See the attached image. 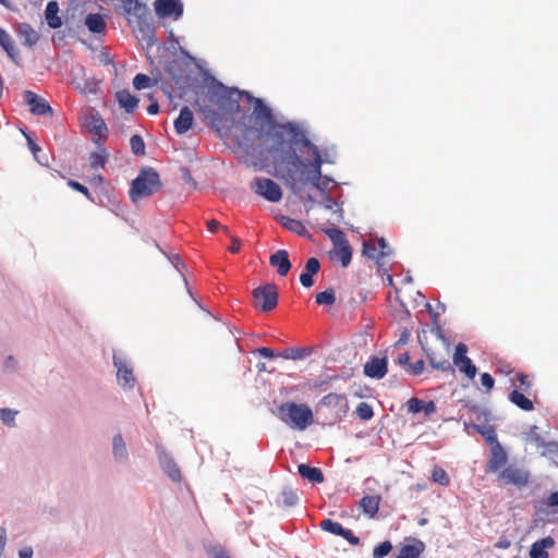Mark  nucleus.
<instances>
[{"instance_id": "9d476101", "label": "nucleus", "mask_w": 558, "mask_h": 558, "mask_svg": "<svg viewBox=\"0 0 558 558\" xmlns=\"http://www.w3.org/2000/svg\"><path fill=\"white\" fill-rule=\"evenodd\" d=\"M324 408L330 411L332 421H340L348 411L347 398L344 395L330 392L323 397V399L318 402L316 410L318 412Z\"/></svg>"}, {"instance_id": "473e14b6", "label": "nucleus", "mask_w": 558, "mask_h": 558, "mask_svg": "<svg viewBox=\"0 0 558 558\" xmlns=\"http://www.w3.org/2000/svg\"><path fill=\"white\" fill-rule=\"evenodd\" d=\"M298 472L302 477L308 480L312 483L320 484L325 480L320 469L310 466L307 464H300L298 466Z\"/></svg>"}, {"instance_id": "864d4df0", "label": "nucleus", "mask_w": 558, "mask_h": 558, "mask_svg": "<svg viewBox=\"0 0 558 558\" xmlns=\"http://www.w3.org/2000/svg\"><path fill=\"white\" fill-rule=\"evenodd\" d=\"M130 145L132 148V151L136 156H142L145 154V144L143 138L140 135H133L130 140Z\"/></svg>"}, {"instance_id": "3c124183", "label": "nucleus", "mask_w": 558, "mask_h": 558, "mask_svg": "<svg viewBox=\"0 0 558 558\" xmlns=\"http://www.w3.org/2000/svg\"><path fill=\"white\" fill-rule=\"evenodd\" d=\"M392 550V544L389 541H385L377 545L373 550V558H385Z\"/></svg>"}, {"instance_id": "052dcab7", "label": "nucleus", "mask_w": 558, "mask_h": 558, "mask_svg": "<svg viewBox=\"0 0 558 558\" xmlns=\"http://www.w3.org/2000/svg\"><path fill=\"white\" fill-rule=\"evenodd\" d=\"M409 369L413 375H421L424 369V361L418 360L414 364L409 365Z\"/></svg>"}, {"instance_id": "f3484780", "label": "nucleus", "mask_w": 558, "mask_h": 558, "mask_svg": "<svg viewBox=\"0 0 558 558\" xmlns=\"http://www.w3.org/2000/svg\"><path fill=\"white\" fill-rule=\"evenodd\" d=\"M319 526L323 531L343 537L352 545H357L360 542L359 537L351 530L344 529L340 523L331 519L323 520Z\"/></svg>"}, {"instance_id": "0eeeda50", "label": "nucleus", "mask_w": 558, "mask_h": 558, "mask_svg": "<svg viewBox=\"0 0 558 558\" xmlns=\"http://www.w3.org/2000/svg\"><path fill=\"white\" fill-rule=\"evenodd\" d=\"M530 480V471L517 463L508 464L497 475V481L501 486L512 485L519 489L527 486Z\"/></svg>"}, {"instance_id": "5fc2aeb1", "label": "nucleus", "mask_w": 558, "mask_h": 558, "mask_svg": "<svg viewBox=\"0 0 558 558\" xmlns=\"http://www.w3.org/2000/svg\"><path fill=\"white\" fill-rule=\"evenodd\" d=\"M68 185H69L70 187H72L73 190H75V191H77V192L82 193V194H83L84 196H86L89 201L94 202V199H93V197H92V195H90V193H89L88 189H87L85 185L81 184V183H80V182H77V181H73V180H70V181L68 182Z\"/></svg>"}, {"instance_id": "4468645a", "label": "nucleus", "mask_w": 558, "mask_h": 558, "mask_svg": "<svg viewBox=\"0 0 558 558\" xmlns=\"http://www.w3.org/2000/svg\"><path fill=\"white\" fill-rule=\"evenodd\" d=\"M154 7L159 17L178 20L183 14V4L180 0H156Z\"/></svg>"}, {"instance_id": "ddd939ff", "label": "nucleus", "mask_w": 558, "mask_h": 558, "mask_svg": "<svg viewBox=\"0 0 558 558\" xmlns=\"http://www.w3.org/2000/svg\"><path fill=\"white\" fill-rule=\"evenodd\" d=\"M466 353V344L458 343L453 354V364L461 373H464L470 379H473L476 375V366L473 364L472 360L468 357Z\"/></svg>"}, {"instance_id": "cd10ccee", "label": "nucleus", "mask_w": 558, "mask_h": 558, "mask_svg": "<svg viewBox=\"0 0 558 558\" xmlns=\"http://www.w3.org/2000/svg\"><path fill=\"white\" fill-rule=\"evenodd\" d=\"M85 25L90 33L105 34L107 23L104 16L99 13H89L85 17Z\"/></svg>"}, {"instance_id": "9b49d317", "label": "nucleus", "mask_w": 558, "mask_h": 558, "mask_svg": "<svg viewBox=\"0 0 558 558\" xmlns=\"http://www.w3.org/2000/svg\"><path fill=\"white\" fill-rule=\"evenodd\" d=\"M129 26L132 28L137 40L145 43L147 46L154 44L155 26L150 14L149 17L142 19L141 21H133V17H129Z\"/></svg>"}, {"instance_id": "6e6d98bb", "label": "nucleus", "mask_w": 558, "mask_h": 558, "mask_svg": "<svg viewBox=\"0 0 558 558\" xmlns=\"http://www.w3.org/2000/svg\"><path fill=\"white\" fill-rule=\"evenodd\" d=\"M16 411H12L10 409H1L0 411V418L2 422L7 425H13Z\"/></svg>"}, {"instance_id": "09e8293b", "label": "nucleus", "mask_w": 558, "mask_h": 558, "mask_svg": "<svg viewBox=\"0 0 558 558\" xmlns=\"http://www.w3.org/2000/svg\"><path fill=\"white\" fill-rule=\"evenodd\" d=\"M113 454L119 459L126 457V447L122 436L119 434L113 437Z\"/></svg>"}, {"instance_id": "4c0bfd02", "label": "nucleus", "mask_w": 558, "mask_h": 558, "mask_svg": "<svg viewBox=\"0 0 558 558\" xmlns=\"http://www.w3.org/2000/svg\"><path fill=\"white\" fill-rule=\"evenodd\" d=\"M475 429H476V430H477V433H480V434L485 438V440L490 445V448H492V447H495L496 445H501V444L498 441L497 434H496V430H495V428H494V427H492V426L485 427V426L475 425Z\"/></svg>"}, {"instance_id": "7c9ffc66", "label": "nucleus", "mask_w": 558, "mask_h": 558, "mask_svg": "<svg viewBox=\"0 0 558 558\" xmlns=\"http://www.w3.org/2000/svg\"><path fill=\"white\" fill-rule=\"evenodd\" d=\"M59 13V4L57 1H49L47 3L46 10H45V16L47 24L50 28L57 29L61 27L62 21L61 17L58 15Z\"/></svg>"}, {"instance_id": "c85d7f7f", "label": "nucleus", "mask_w": 558, "mask_h": 558, "mask_svg": "<svg viewBox=\"0 0 558 558\" xmlns=\"http://www.w3.org/2000/svg\"><path fill=\"white\" fill-rule=\"evenodd\" d=\"M555 545L554 538L550 536L542 538L541 541L535 542L530 549L531 558H548V553L546 548H550Z\"/></svg>"}, {"instance_id": "f8f14e48", "label": "nucleus", "mask_w": 558, "mask_h": 558, "mask_svg": "<svg viewBox=\"0 0 558 558\" xmlns=\"http://www.w3.org/2000/svg\"><path fill=\"white\" fill-rule=\"evenodd\" d=\"M252 186L255 190L256 194L263 196L264 198L271 203H277L282 198V192L280 186L271 179L257 178L253 182Z\"/></svg>"}, {"instance_id": "680f3d73", "label": "nucleus", "mask_w": 558, "mask_h": 558, "mask_svg": "<svg viewBox=\"0 0 558 558\" xmlns=\"http://www.w3.org/2000/svg\"><path fill=\"white\" fill-rule=\"evenodd\" d=\"M231 245L229 246V251L233 254L239 253L241 250V241L236 236H230Z\"/></svg>"}, {"instance_id": "1a4fd4ad", "label": "nucleus", "mask_w": 558, "mask_h": 558, "mask_svg": "<svg viewBox=\"0 0 558 558\" xmlns=\"http://www.w3.org/2000/svg\"><path fill=\"white\" fill-rule=\"evenodd\" d=\"M327 234L333 240L335 247L330 252L331 259L339 260L342 267H348L352 258V248L341 230L332 229Z\"/></svg>"}, {"instance_id": "338daca9", "label": "nucleus", "mask_w": 558, "mask_h": 558, "mask_svg": "<svg viewBox=\"0 0 558 558\" xmlns=\"http://www.w3.org/2000/svg\"><path fill=\"white\" fill-rule=\"evenodd\" d=\"M511 545L510 541L507 538H500L496 544L495 547L499 549H507Z\"/></svg>"}, {"instance_id": "e2e57ef3", "label": "nucleus", "mask_w": 558, "mask_h": 558, "mask_svg": "<svg viewBox=\"0 0 558 558\" xmlns=\"http://www.w3.org/2000/svg\"><path fill=\"white\" fill-rule=\"evenodd\" d=\"M256 353L266 359H272L275 356V352L271 349L266 348V347L258 348L256 350Z\"/></svg>"}, {"instance_id": "2eb2a0df", "label": "nucleus", "mask_w": 558, "mask_h": 558, "mask_svg": "<svg viewBox=\"0 0 558 558\" xmlns=\"http://www.w3.org/2000/svg\"><path fill=\"white\" fill-rule=\"evenodd\" d=\"M508 454L501 445L490 448V456L485 466L486 473L497 474L507 466Z\"/></svg>"}, {"instance_id": "72a5a7b5", "label": "nucleus", "mask_w": 558, "mask_h": 558, "mask_svg": "<svg viewBox=\"0 0 558 558\" xmlns=\"http://www.w3.org/2000/svg\"><path fill=\"white\" fill-rule=\"evenodd\" d=\"M116 97L119 105L129 113H132L138 105V99L126 89L118 92Z\"/></svg>"}, {"instance_id": "5701e85b", "label": "nucleus", "mask_w": 558, "mask_h": 558, "mask_svg": "<svg viewBox=\"0 0 558 558\" xmlns=\"http://www.w3.org/2000/svg\"><path fill=\"white\" fill-rule=\"evenodd\" d=\"M269 264L277 268L279 276H287L291 269L289 253L286 250H278L269 257Z\"/></svg>"}, {"instance_id": "8fccbe9b", "label": "nucleus", "mask_w": 558, "mask_h": 558, "mask_svg": "<svg viewBox=\"0 0 558 558\" xmlns=\"http://www.w3.org/2000/svg\"><path fill=\"white\" fill-rule=\"evenodd\" d=\"M356 415L362 421H368L373 417V408L367 402H360L355 409Z\"/></svg>"}, {"instance_id": "a18cd8bd", "label": "nucleus", "mask_w": 558, "mask_h": 558, "mask_svg": "<svg viewBox=\"0 0 558 558\" xmlns=\"http://www.w3.org/2000/svg\"><path fill=\"white\" fill-rule=\"evenodd\" d=\"M432 480H433V482H435L441 486H448L450 483L447 472L442 468H439V466H435L433 469Z\"/></svg>"}, {"instance_id": "a878e982", "label": "nucleus", "mask_w": 558, "mask_h": 558, "mask_svg": "<svg viewBox=\"0 0 558 558\" xmlns=\"http://www.w3.org/2000/svg\"><path fill=\"white\" fill-rule=\"evenodd\" d=\"M407 408L410 413L423 412L425 416H429L436 412V404L434 401H424L415 397L408 400Z\"/></svg>"}, {"instance_id": "bb28decb", "label": "nucleus", "mask_w": 558, "mask_h": 558, "mask_svg": "<svg viewBox=\"0 0 558 558\" xmlns=\"http://www.w3.org/2000/svg\"><path fill=\"white\" fill-rule=\"evenodd\" d=\"M194 122L193 112L189 107H183L180 110L179 117L174 120V129L179 135L185 134L191 130Z\"/></svg>"}, {"instance_id": "c9c22d12", "label": "nucleus", "mask_w": 558, "mask_h": 558, "mask_svg": "<svg viewBox=\"0 0 558 558\" xmlns=\"http://www.w3.org/2000/svg\"><path fill=\"white\" fill-rule=\"evenodd\" d=\"M89 132L97 136L99 140L106 138L108 134V128L104 121V119L97 117L93 118L89 124Z\"/></svg>"}, {"instance_id": "0e129e2a", "label": "nucleus", "mask_w": 558, "mask_h": 558, "mask_svg": "<svg viewBox=\"0 0 558 558\" xmlns=\"http://www.w3.org/2000/svg\"><path fill=\"white\" fill-rule=\"evenodd\" d=\"M398 363L404 368L409 369L410 363V354L408 352L401 353L398 356Z\"/></svg>"}, {"instance_id": "aec40b11", "label": "nucleus", "mask_w": 558, "mask_h": 558, "mask_svg": "<svg viewBox=\"0 0 558 558\" xmlns=\"http://www.w3.org/2000/svg\"><path fill=\"white\" fill-rule=\"evenodd\" d=\"M24 98L27 105L29 106V110L32 113L37 116H45L48 113H52V109L49 104L40 98L37 94L32 90L24 92Z\"/></svg>"}, {"instance_id": "c756f323", "label": "nucleus", "mask_w": 558, "mask_h": 558, "mask_svg": "<svg viewBox=\"0 0 558 558\" xmlns=\"http://www.w3.org/2000/svg\"><path fill=\"white\" fill-rule=\"evenodd\" d=\"M525 392L519 391V389H513L509 393V401L517 405L519 409L530 412L534 410V403L531 399L524 396Z\"/></svg>"}, {"instance_id": "6ab92c4d", "label": "nucleus", "mask_w": 558, "mask_h": 558, "mask_svg": "<svg viewBox=\"0 0 558 558\" xmlns=\"http://www.w3.org/2000/svg\"><path fill=\"white\" fill-rule=\"evenodd\" d=\"M302 143L312 151L314 156V159L310 162V165H306V167L303 168L304 177H317L322 174L323 158L319 149L307 138H303Z\"/></svg>"}, {"instance_id": "c03bdc74", "label": "nucleus", "mask_w": 558, "mask_h": 558, "mask_svg": "<svg viewBox=\"0 0 558 558\" xmlns=\"http://www.w3.org/2000/svg\"><path fill=\"white\" fill-rule=\"evenodd\" d=\"M162 468L172 481L179 482L181 480V471L172 460L163 462Z\"/></svg>"}, {"instance_id": "69168bd1", "label": "nucleus", "mask_w": 558, "mask_h": 558, "mask_svg": "<svg viewBox=\"0 0 558 558\" xmlns=\"http://www.w3.org/2000/svg\"><path fill=\"white\" fill-rule=\"evenodd\" d=\"M20 558H32L33 557V549L32 547H24L19 551Z\"/></svg>"}, {"instance_id": "de8ad7c7", "label": "nucleus", "mask_w": 558, "mask_h": 558, "mask_svg": "<svg viewBox=\"0 0 558 558\" xmlns=\"http://www.w3.org/2000/svg\"><path fill=\"white\" fill-rule=\"evenodd\" d=\"M541 504L551 513H558V493H550L547 498L541 501Z\"/></svg>"}, {"instance_id": "7ed1b4c3", "label": "nucleus", "mask_w": 558, "mask_h": 558, "mask_svg": "<svg viewBox=\"0 0 558 558\" xmlns=\"http://www.w3.org/2000/svg\"><path fill=\"white\" fill-rule=\"evenodd\" d=\"M430 331L436 336L437 339V345L435 348L429 345L427 341H424L423 338L418 336V341L428 359L430 366L434 369L453 373V367L449 362V342L441 333V329L438 325L433 327Z\"/></svg>"}, {"instance_id": "4d7b16f0", "label": "nucleus", "mask_w": 558, "mask_h": 558, "mask_svg": "<svg viewBox=\"0 0 558 558\" xmlns=\"http://www.w3.org/2000/svg\"><path fill=\"white\" fill-rule=\"evenodd\" d=\"M107 160V157L100 153H93L90 156V165L93 168L102 167Z\"/></svg>"}, {"instance_id": "4be33fe9", "label": "nucleus", "mask_w": 558, "mask_h": 558, "mask_svg": "<svg viewBox=\"0 0 558 558\" xmlns=\"http://www.w3.org/2000/svg\"><path fill=\"white\" fill-rule=\"evenodd\" d=\"M364 373L371 378H383L387 374L386 357L373 356L365 365Z\"/></svg>"}, {"instance_id": "6e6552de", "label": "nucleus", "mask_w": 558, "mask_h": 558, "mask_svg": "<svg viewBox=\"0 0 558 558\" xmlns=\"http://www.w3.org/2000/svg\"><path fill=\"white\" fill-rule=\"evenodd\" d=\"M254 307L262 312H270L278 304V291L274 283L257 287L252 292Z\"/></svg>"}, {"instance_id": "bf43d9fd", "label": "nucleus", "mask_w": 558, "mask_h": 558, "mask_svg": "<svg viewBox=\"0 0 558 558\" xmlns=\"http://www.w3.org/2000/svg\"><path fill=\"white\" fill-rule=\"evenodd\" d=\"M481 383L482 385L487 388V390H490L493 387H494V384H495V379L493 378V376L488 373H483L481 375Z\"/></svg>"}, {"instance_id": "dca6fc26", "label": "nucleus", "mask_w": 558, "mask_h": 558, "mask_svg": "<svg viewBox=\"0 0 558 558\" xmlns=\"http://www.w3.org/2000/svg\"><path fill=\"white\" fill-rule=\"evenodd\" d=\"M425 550V544L414 537H409L400 544L396 558H420Z\"/></svg>"}, {"instance_id": "ea45409f", "label": "nucleus", "mask_w": 558, "mask_h": 558, "mask_svg": "<svg viewBox=\"0 0 558 558\" xmlns=\"http://www.w3.org/2000/svg\"><path fill=\"white\" fill-rule=\"evenodd\" d=\"M0 46L11 59H14L15 48L11 36L0 27Z\"/></svg>"}, {"instance_id": "37998d69", "label": "nucleus", "mask_w": 558, "mask_h": 558, "mask_svg": "<svg viewBox=\"0 0 558 558\" xmlns=\"http://www.w3.org/2000/svg\"><path fill=\"white\" fill-rule=\"evenodd\" d=\"M363 254L372 259H379V258L388 255V252L378 251L374 243L364 242Z\"/></svg>"}, {"instance_id": "603ef678", "label": "nucleus", "mask_w": 558, "mask_h": 558, "mask_svg": "<svg viewBox=\"0 0 558 558\" xmlns=\"http://www.w3.org/2000/svg\"><path fill=\"white\" fill-rule=\"evenodd\" d=\"M151 85V78L143 73H138L133 78V86L135 89H145L148 88Z\"/></svg>"}, {"instance_id": "13d9d810", "label": "nucleus", "mask_w": 558, "mask_h": 558, "mask_svg": "<svg viewBox=\"0 0 558 558\" xmlns=\"http://www.w3.org/2000/svg\"><path fill=\"white\" fill-rule=\"evenodd\" d=\"M278 356H282L284 359L298 360V359H302L303 354L298 349H290V350H284L283 352L279 353Z\"/></svg>"}, {"instance_id": "f03ea898", "label": "nucleus", "mask_w": 558, "mask_h": 558, "mask_svg": "<svg viewBox=\"0 0 558 558\" xmlns=\"http://www.w3.org/2000/svg\"><path fill=\"white\" fill-rule=\"evenodd\" d=\"M256 110H258L257 119H260L259 126L255 129L256 138L262 142H267L271 140L272 144L269 146L268 150L270 154L277 153H286L282 161L286 162V169L283 173L288 172V168H292L290 154L295 153L291 145L286 141V135L290 134L291 137L295 138L298 133V129L291 124H276L271 111L267 108L260 99L256 100Z\"/></svg>"}, {"instance_id": "a19ab883", "label": "nucleus", "mask_w": 558, "mask_h": 558, "mask_svg": "<svg viewBox=\"0 0 558 558\" xmlns=\"http://www.w3.org/2000/svg\"><path fill=\"white\" fill-rule=\"evenodd\" d=\"M299 501V496L293 489H283L280 494L279 505L283 507H292Z\"/></svg>"}, {"instance_id": "a211bd4d", "label": "nucleus", "mask_w": 558, "mask_h": 558, "mask_svg": "<svg viewBox=\"0 0 558 558\" xmlns=\"http://www.w3.org/2000/svg\"><path fill=\"white\" fill-rule=\"evenodd\" d=\"M536 427L530 430L529 438L537 449L541 450L543 457H557L558 456V441H546L539 434L535 432Z\"/></svg>"}, {"instance_id": "f704fd0d", "label": "nucleus", "mask_w": 558, "mask_h": 558, "mask_svg": "<svg viewBox=\"0 0 558 558\" xmlns=\"http://www.w3.org/2000/svg\"><path fill=\"white\" fill-rule=\"evenodd\" d=\"M149 8L145 3L137 0L131 9L130 15H128L125 19L128 22L129 17H133V21H141L142 19L149 17Z\"/></svg>"}, {"instance_id": "774afa93", "label": "nucleus", "mask_w": 558, "mask_h": 558, "mask_svg": "<svg viewBox=\"0 0 558 558\" xmlns=\"http://www.w3.org/2000/svg\"><path fill=\"white\" fill-rule=\"evenodd\" d=\"M219 228H220V223L217 220L211 219V220L207 221V229L210 232H216Z\"/></svg>"}, {"instance_id": "39448f33", "label": "nucleus", "mask_w": 558, "mask_h": 558, "mask_svg": "<svg viewBox=\"0 0 558 558\" xmlns=\"http://www.w3.org/2000/svg\"><path fill=\"white\" fill-rule=\"evenodd\" d=\"M277 416L289 427L299 430H304L313 423V411L304 403L283 402L277 409Z\"/></svg>"}, {"instance_id": "79ce46f5", "label": "nucleus", "mask_w": 558, "mask_h": 558, "mask_svg": "<svg viewBox=\"0 0 558 558\" xmlns=\"http://www.w3.org/2000/svg\"><path fill=\"white\" fill-rule=\"evenodd\" d=\"M315 301L318 305H332L336 302L335 291L332 289H327L319 292L316 294Z\"/></svg>"}, {"instance_id": "423d86ee", "label": "nucleus", "mask_w": 558, "mask_h": 558, "mask_svg": "<svg viewBox=\"0 0 558 558\" xmlns=\"http://www.w3.org/2000/svg\"><path fill=\"white\" fill-rule=\"evenodd\" d=\"M161 189V182L158 172L153 168H144L132 181L130 198L136 202L143 197H148Z\"/></svg>"}, {"instance_id": "412c9836", "label": "nucleus", "mask_w": 558, "mask_h": 558, "mask_svg": "<svg viewBox=\"0 0 558 558\" xmlns=\"http://www.w3.org/2000/svg\"><path fill=\"white\" fill-rule=\"evenodd\" d=\"M113 364L117 367V379L120 386L132 389L135 385L133 371L119 357L114 356Z\"/></svg>"}, {"instance_id": "b1692460", "label": "nucleus", "mask_w": 558, "mask_h": 558, "mask_svg": "<svg viewBox=\"0 0 558 558\" xmlns=\"http://www.w3.org/2000/svg\"><path fill=\"white\" fill-rule=\"evenodd\" d=\"M320 269V263L316 257L307 259L304 270L300 276V282L305 288H311L314 284L313 276Z\"/></svg>"}, {"instance_id": "393cba45", "label": "nucleus", "mask_w": 558, "mask_h": 558, "mask_svg": "<svg viewBox=\"0 0 558 558\" xmlns=\"http://www.w3.org/2000/svg\"><path fill=\"white\" fill-rule=\"evenodd\" d=\"M16 33L24 46L33 47L39 40L38 33L28 23H20L16 27Z\"/></svg>"}, {"instance_id": "e433bc0d", "label": "nucleus", "mask_w": 558, "mask_h": 558, "mask_svg": "<svg viewBox=\"0 0 558 558\" xmlns=\"http://www.w3.org/2000/svg\"><path fill=\"white\" fill-rule=\"evenodd\" d=\"M510 380L514 389H519V391L525 393H529L531 391L532 385L529 379V376H526L525 374L517 373L515 376L512 377Z\"/></svg>"}, {"instance_id": "58836bf2", "label": "nucleus", "mask_w": 558, "mask_h": 558, "mask_svg": "<svg viewBox=\"0 0 558 558\" xmlns=\"http://www.w3.org/2000/svg\"><path fill=\"white\" fill-rule=\"evenodd\" d=\"M281 223L286 229L296 234H303L306 230L302 221L290 217H282Z\"/></svg>"}, {"instance_id": "20e7f679", "label": "nucleus", "mask_w": 558, "mask_h": 558, "mask_svg": "<svg viewBox=\"0 0 558 558\" xmlns=\"http://www.w3.org/2000/svg\"><path fill=\"white\" fill-rule=\"evenodd\" d=\"M292 168H288L287 173H282L281 178L287 181L290 189L295 192L299 182H310L314 187L320 192H325L333 180L328 175L319 174L317 177H304V169L306 163L298 156L296 153L290 154Z\"/></svg>"}, {"instance_id": "f257e3e1", "label": "nucleus", "mask_w": 558, "mask_h": 558, "mask_svg": "<svg viewBox=\"0 0 558 558\" xmlns=\"http://www.w3.org/2000/svg\"><path fill=\"white\" fill-rule=\"evenodd\" d=\"M241 95L240 90L217 83L206 87L196 98L198 112L221 140L230 138L234 114L240 109Z\"/></svg>"}, {"instance_id": "2f4dec72", "label": "nucleus", "mask_w": 558, "mask_h": 558, "mask_svg": "<svg viewBox=\"0 0 558 558\" xmlns=\"http://www.w3.org/2000/svg\"><path fill=\"white\" fill-rule=\"evenodd\" d=\"M381 498L380 496H364L360 501V507L362 511L367 514L369 518H374L380 505Z\"/></svg>"}, {"instance_id": "49530a36", "label": "nucleus", "mask_w": 558, "mask_h": 558, "mask_svg": "<svg viewBox=\"0 0 558 558\" xmlns=\"http://www.w3.org/2000/svg\"><path fill=\"white\" fill-rule=\"evenodd\" d=\"M73 84L82 93H95L98 87V83L95 80H84L83 82L74 80Z\"/></svg>"}]
</instances>
